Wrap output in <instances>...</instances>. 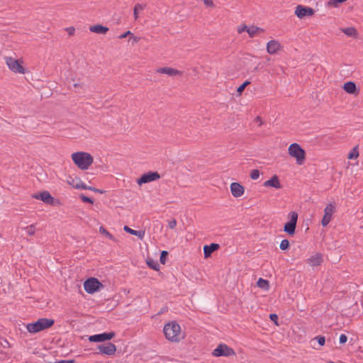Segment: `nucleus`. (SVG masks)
Listing matches in <instances>:
<instances>
[{
	"mask_svg": "<svg viewBox=\"0 0 363 363\" xmlns=\"http://www.w3.org/2000/svg\"><path fill=\"white\" fill-rule=\"evenodd\" d=\"M177 220L175 219H172L168 222L169 228L171 229H174L177 225Z\"/></svg>",
	"mask_w": 363,
	"mask_h": 363,
	"instance_id": "nucleus-40",
	"label": "nucleus"
},
{
	"mask_svg": "<svg viewBox=\"0 0 363 363\" xmlns=\"http://www.w3.org/2000/svg\"><path fill=\"white\" fill-rule=\"evenodd\" d=\"M223 347H225V345L224 344H220L218 345V347L217 348H216L213 352V354L215 356V357H220V356H222L223 355V353H222V348Z\"/></svg>",
	"mask_w": 363,
	"mask_h": 363,
	"instance_id": "nucleus-30",
	"label": "nucleus"
},
{
	"mask_svg": "<svg viewBox=\"0 0 363 363\" xmlns=\"http://www.w3.org/2000/svg\"><path fill=\"white\" fill-rule=\"evenodd\" d=\"M347 0H330L328 2V5L332 6L335 8H337V7H339L340 4L345 2Z\"/></svg>",
	"mask_w": 363,
	"mask_h": 363,
	"instance_id": "nucleus-31",
	"label": "nucleus"
},
{
	"mask_svg": "<svg viewBox=\"0 0 363 363\" xmlns=\"http://www.w3.org/2000/svg\"><path fill=\"white\" fill-rule=\"evenodd\" d=\"M5 61L9 69L13 72L19 74L25 73V69L18 60H16L11 57H6Z\"/></svg>",
	"mask_w": 363,
	"mask_h": 363,
	"instance_id": "nucleus-6",
	"label": "nucleus"
},
{
	"mask_svg": "<svg viewBox=\"0 0 363 363\" xmlns=\"http://www.w3.org/2000/svg\"><path fill=\"white\" fill-rule=\"evenodd\" d=\"M264 31V30L262 28L255 26H249L247 29V33L250 38L255 37L257 35H260Z\"/></svg>",
	"mask_w": 363,
	"mask_h": 363,
	"instance_id": "nucleus-19",
	"label": "nucleus"
},
{
	"mask_svg": "<svg viewBox=\"0 0 363 363\" xmlns=\"http://www.w3.org/2000/svg\"><path fill=\"white\" fill-rule=\"evenodd\" d=\"M89 30H90V31H91L93 33L104 35L108 32V28L102 25L98 24V25H94V26H90Z\"/></svg>",
	"mask_w": 363,
	"mask_h": 363,
	"instance_id": "nucleus-20",
	"label": "nucleus"
},
{
	"mask_svg": "<svg viewBox=\"0 0 363 363\" xmlns=\"http://www.w3.org/2000/svg\"><path fill=\"white\" fill-rule=\"evenodd\" d=\"M167 255L168 252L167 251H162L161 252L160 261L162 264H164L166 263Z\"/></svg>",
	"mask_w": 363,
	"mask_h": 363,
	"instance_id": "nucleus-35",
	"label": "nucleus"
},
{
	"mask_svg": "<svg viewBox=\"0 0 363 363\" xmlns=\"http://www.w3.org/2000/svg\"><path fill=\"white\" fill-rule=\"evenodd\" d=\"M250 82L249 81H245L242 84H241L238 89L237 91L238 93H242L245 88L250 84Z\"/></svg>",
	"mask_w": 363,
	"mask_h": 363,
	"instance_id": "nucleus-37",
	"label": "nucleus"
},
{
	"mask_svg": "<svg viewBox=\"0 0 363 363\" xmlns=\"http://www.w3.org/2000/svg\"><path fill=\"white\" fill-rule=\"evenodd\" d=\"M65 30L69 35H73L74 34L75 28L74 27H68L66 28Z\"/></svg>",
	"mask_w": 363,
	"mask_h": 363,
	"instance_id": "nucleus-43",
	"label": "nucleus"
},
{
	"mask_svg": "<svg viewBox=\"0 0 363 363\" xmlns=\"http://www.w3.org/2000/svg\"><path fill=\"white\" fill-rule=\"evenodd\" d=\"M263 185L265 187H273L275 189L281 188L279 177L277 175H274L271 179L264 182Z\"/></svg>",
	"mask_w": 363,
	"mask_h": 363,
	"instance_id": "nucleus-16",
	"label": "nucleus"
},
{
	"mask_svg": "<svg viewBox=\"0 0 363 363\" xmlns=\"http://www.w3.org/2000/svg\"><path fill=\"white\" fill-rule=\"evenodd\" d=\"M230 191L233 196L238 198L244 194L245 188L242 185L238 182H233L230 184Z\"/></svg>",
	"mask_w": 363,
	"mask_h": 363,
	"instance_id": "nucleus-13",
	"label": "nucleus"
},
{
	"mask_svg": "<svg viewBox=\"0 0 363 363\" xmlns=\"http://www.w3.org/2000/svg\"><path fill=\"white\" fill-rule=\"evenodd\" d=\"M74 360L62 359L58 361L57 363H73Z\"/></svg>",
	"mask_w": 363,
	"mask_h": 363,
	"instance_id": "nucleus-49",
	"label": "nucleus"
},
{
	"mask_svg": "<svg viewBox=\"0 0 363 363\" xmlns=\"http://www.w3.org/2000/svg\"><path fill=\"white\" fill-rule=\"evenodd\" d=\"M257 286L264 290H268L269 288V283L267 280L259 278L257 281Z\"/></svg>",
	"mask_w": 363,
	"mask_h": 363,
	"instance_id": "nucleus-25",
	"label": "nucleus"
},
{
	"mask_svg": "<svg viewBox=\"0 0 363 363\" xmlns=\"http://www.w3.org/2000/svg\"><path fill=\"white\" fill-rule=\"evenodd\" d=\"M219 248V245L217 243H211L210 245H205L203 247V253L206 258L211 256V255Z\"/></svg>",
	"mask_w": 363,
	"mask_h": 363,
	"instance_id": "nucleus-18",
	"label": "nucleus"
},
{
	"mask_svg": "<svg viewBox=\"0 0 363 363\" xmlns=\"http://www.w3.org/2000/svg\"><path fill=\"white\" fill-rule=\"evenodd\" d=\"M33 197L36 199H40L47 204H52L54 201V198L47 191H44L37 194H34Z\"/></svg>",
	"mask_w": 363,
	"mask_h": 363,
	"instance_id": "nucleus-12",
	"label": "nucleus"
},
{
	"mask_svg": "<svg viewBox=\"0 0 363 363\" xmlns=\"http://www.w3.org/2000/svg\"><path fill=\"white\" fill-rule=\"evenodd\" d=\"M289 221L284 225V230L290 235L295 233L296 223L298 220V213L295 211H291L288 214Z\"/></svg>",
	"mask_w": 363,
	"mask_h": 363,
	"instance_id": "nucleus-5",
	"label": "nucleus"
},
{
	"mask_svg": "<svg viewBox=\"0 0 363 363\" xmlns=\"http://www.w3.org/2000/svg\"><path fill=\"white\" fill-rule=\"evenodd\" d=\"M248 26H247L246 25H242V26H240L238 27V33H242L243 32H247V29H248Z\"/></svg>",
	"mask_w": 363,
	"mask_h": 363,
	"instance_id": "nucleus-39",
	"label": "nucleus"
},
{
	"mask_svg": "<svg viewBox=\"0 0 363 363\" xmlns=\"http://www.w3.org/2000/svg\"><path fill=\"white\" fill-rule=\"evenodd\" d=\"M79 198L81 199V200L83 202L89 203H93V200L91 198H89V197H88V196H85L84 194H81L79 196Z\"/></svg>",
	"mask_w": 363,
	"mask_h": 363,
	"instance_id": "nucleus-36",
	"label": "nucleus"
},
{
	"mask_svg": "<svg viewBox=\"0 0 363 363\" xmlns=\"http://www.w3.org/2000/svg\"><path fill=\"white\" fill-rule=\"evenodd\" d=\"M132 35V33H130V31H129V30H128V31H127V32L124 33L123 34L119 36V38H120V39L125 38H126V37H127L128 35Z\"/></svg>",
	"mask_w": 363,
	"mask_h": 363,
	"instance_id": "nucleus-47",
	"label": "nucleus"
},
{
	"mask_svg": "<svg viewBox=\"0 0 363 363\" xmlns=\"http://www.w3.org/2000/svg\"><path fill=\"white\" fill-rule=\"evenodd\" d=\"M88 189L91 190V191H93L94 192H100V193H102L101 191H99V189L94 188V187H91V186H89V188H87Z\"/></svg>",
	"mask_w": 363,
	"mask_h": 363,
	"instance_id": "nucleus-51",
	"label": "nucleus"
},
{
	"mask_svg": "<svg viewBox=\"0 0 363 363\" xmlns=\"http://www.w3.org/2000/svg\"><path fill=\"white\" fill-rule=\"evenodd\" d=\"M359 157V151H358V146H355L352 152L348 155V159H356Z\"/></svg>",
	"mask_w": 363,
	"mask_h": 363,
	"instance_id": "nucleus-29",
	"label": "nucleus"
},
{
	"mask_svg": "<svg viewBox=\"0 0 363 363\" xmlns=\"http://www.w3.org/2000/svg\"><path fill=\"white\" fill-rule=\"evenodd\" d=\"M222 353H223V355L222 356H231V355H234L235 354V352L234 350L229 347L228 346L225 345V347H223L222 348Z\"/></svg>",
	"mask_w": 363,
	"mask_h": 363,
	"instance_id": "nucleus-27",
	"label": "nucleus"
},
{
	"mask_svg": "<svg viewBox=\"0 0 363 363\" xmlns=\"http://www.w3.org/2000/svg\"><path fill=\"white\" fill-rule=\"evenodd\" d=\"M326 337L323 335H317L315 336L313 340H325Z\"/></svg>",
	"mask_w": 363,
	"mask_h": 363,
	"instance_id": "nucleus-46",
	"label": "nucleus"
},
{
	"mask_svg": "<svg viewBox=\"0 0 363 363\" xmlns=\"http://www.w3.org/2000/svg\"><path fill=\"white\" fill-rule=\"evenodd\" d=\"M157 72L160 74H165L169 76H175L182 74L180 71L169 67L159 68L157 69Z\"/></svg>",
	"mask_w": 363,
	"mask_h": 363,
	"instance_id": "nucleus-17",
	"label": "nucleus"
},
{
	"mask_svg": "<svg viewBox=\"0 0 363 363\" xmlns=\"http://www.w3.org/2000/svg\"><path fill=\"white\" fill-rule=\"evenodd\" d=\"M53 324L54 320L43 318L35 323H28L26 328L29 333H35L51 327Z\"/></svg>",
	"mask_w": 363,
	"mask_h": 363,
	"instance_id": "nucleus-3",
	"label": "nucleus"
},
{
	"mask_svg": "<svg viewBox=\"0 0 363 363\" xmlns=\"http://www.w3.org/2000/svg\"><path fill=\"white\" fill-rule=\"evenodd\" d=\"M123 230L131 235H136L140 240H143L145 237V230H135L127 225L124 226Z\"/></svg>",
	"mask_w": 363,
	"mask_h": 363,
	"instance_id": "nucleus-21",
	"label": "nucleus"
},
{
	"mask_svg": "<svg viewBox=\"0 0 363 363\" xmlns=\"http://www.w3.org/2000/svg\"><path fill=\"white\" fill-rule=\"evenodd\" d=\"M114 337V332L104 333L101 334L91 335L88 337V340H110Z\"/></svg>",
	"mask_w": 363,
	"mask_h": 363,
	"instance_id": "nucleus-14",
	"label": "nucleus"
},
{
	"mask_svg": "<svg viewBox=\"0 0 363 363\" xmlns=\"http://www.w3.org/2000/svg\"><path fill=\"white\" fill-rule=\"evenodd\" d=\"M335 211V206L334 203L328 204L324 208V215L321 220V225L326 227L333 218V215Z\"/></svg>",
	"mask_w": 363,
	"mask_h": 363,
	"instance_id": "nucleus-8",
	"label": "nucleus"
},
{
	"mask_svg": "<svg viewBox=\"0 0 363 363\" xmlns=\"http://www.w3.org/2000/svg\"><path fill=\"white\" fill-rule=\"evenodd\" d=\"M269 318L274 321L276 324H277V320H278V316L277 314L275 313H272L269 315Z\"/></svg>",
	"mask_w": 363,
	"mask_h": 363,
	"instance_id": "nucleus-44",
	"label": "nucleus"
},
{
	"mask_svg": "<svg viewBox=\"0 0 363 363\" xmlns=\"http://www.w3.org/2000/svg\"><path fill=\"white\" fill-rule=\"evenodd\" d=\"M260 173L257 169H253L250 173V178L253 180H256L259 177Z\"/></svg>",
	"mask_w": 363,
	"mask_h": 363,
	"instance_id": "nucleus-34",
	"label": "nucleus"
},
{
	"mask_svg": "<svg viewBox=\"0 0 363 363\" xmlns=\"http://www.w3.org/2000/svg\"><path fill=\"white\" fill-rule=\"evenodd\" d=\"M82 182L80 181L79 179H77V180H74V179H72V182H69V183L73 186V187H74L75 189H77V186L78 185H80V183H82Z\"/></svg>",
	"mask_w": 363,
	"mask_h": 363,
	"instance_id": "nucleus-41",
	"label": "nucleus"
},
{
	"mask_svg": "<svg viewBox=\"0 0 363 363\" xmlns=\"http://www.w3.org/2000/svg\"><path fill=\"white\" fill-rule=\"evenodd\" d=\"M322 261L323 258L320 255H315L308 259V262L313 267L320 265Z\"/></svg>",
	"mask_w": 363,
	"mask_h": 363,
	"instance_id": "nucleus-22",
	"label": "nucleus"
},
{
	"mask_svg": "<svg viewBox=\"0 0 363 363\" xmlns=\"http://www.w3.org/2000/svg\"><path fill=\"white\" fill-rule=\"evenodd\" d=\"M138 11H137L135 9H133V15L135 20H137L138 18Z\"/></svg>",
	"mask_w": 363,
	"mask_h": 363,
	"instance_id": "nucleus-50",
	"label": "nucleus"
},
{
	"mask_svg": "<svg viewBox=\"0 0 363 363\" xmlns=\"http://www.w3.org/2000/svg\"><path fill=\"white\" fill-rule=\"evenodd\" d=\"M147 265L152 269H155V270H159V268H160V265L159 264L153 260L152 259H150L147 261Z\"/></svg>",
	"mask_w": 363,
	"mask_h": 363,
	"instance_id": "nucleus-28",
	"label": "nucleus"
},
{
	"mask_svg": "<svg viewBox=\"0 0 363 363\" xmlns=\"http://www.w3.org/2000/svg\"><path fill=\"white\" fill-rule=\"evenodd\" d=\"M288 152L291 157L296 159L298 164L301 165L303 164L306 158V152L298 143H295L290 145Z\"/></svg>",
	"mask_w": 363,
	"mask_h": 363,
	"instance_id": "nucleus-4",
	"label": "nucleus"
},
{
	"mask_svg": "<svg viewBox=\"0 0 363 363\" xmlns=\"http://www.w3.org/2000/svg\"><path fill=\"white\" fill-rule=\"evenodd\" d=\"M137 40H138V39L134 38V41H137Z\"/></svg>",
	"mask_w": 363,
	"mask_h": 363,
	"instance_id": "nucleus-53",
	"label": "nucleus"
},
{
	"mask_svg": "<svg viewBox=\"0 0 363 363\" xmlns=\"http://www.w3.org/2000/svg\"><path fill=\"white\" fill-rule=\"evenodd\" d=\"M343 89L348 94H354L356 91V84L352 82H347L344 84Z\"/></svg>",
	"mask_w": 363,
	"mask_h": 363,
	"instance_id": "nucleus-24",
	"label": "nucleus"
},
{
	"mask_svg": "<svg viewBox=\"0 0 363 363\" xmlns=\"http://www.w3.org/2000/svg\"><path fill=\"white\" fill-rule=\"evenodd\" d=\"M103 286L102 284L96 278H89L84 283V289L88 294H94Z\"/></svg>",
	"mask_w": 363,
	"mask_h": 363,
	"instance_id": "nucleus-7",
	"label": "nucleus"
},
{
	"mask_svg": "<svg viewBox=\"0 0 363 363\" xmlns=\"http://www.w3.org/2000/svg\"><path fill=\"white\" fill-rule=\"evenodd\" d=\"M255 121H256L257 122H259V125H261L262 124V121H261V118H260L259 116H257V117L255 118Z\"/></svg>",
	"mask_w": 363,
	"mask_h": 363,
	"instance_id": "nucleus-52",
	"label": "nucleus"
},
{
	"mask_svg": "<svg viewBox=\"0 0 363 363\" xmlns=\"http://www.w3.org/2000/svg\"><path fill=\"white\" fill-rule=\"evenodd\" d=\"M341 30L347 36L354 38H357L358 36V32L357 29L354 27L342 28Z\"/></svg>",
	"mask_w": 363,
	"mask_h": 363,
	"instance_id": "nucleus-23",
	"label": "nucleus"
},
{
	"mask_svg": "<svg viewBox=\"0 0 363 363\" xmlns=\"http://www.w3.org/2000/svg\"><path fill=\"white\" fill-rule=\"evenodd\" d=\"M99 232H100V233L104 234L108 239H110L114 242H116V239L108 231H107L104 227L101 226L99 228Z\"/></svg>",
	"mask_w": 363,
	"mask_h": 363,
	"instance_id": "nucleus-26",
	"label": "nucleus"
},
{
	"mask_svg": "<svg viewBox=\"0 0 363 363\" xmlns=\"http://www.w3.org/2000/svg\"><path fill=\"white\" fill-rule=\"evenodd\" d=\"M25 230H26V233L28 234L29 235H33L35 234V225H30L29 226H27L26 228H25Z\"/></svg>",
	"mask_w": 363,
	"mask_h": 363,
	"instance_id": "nucleus-32",
	"label": "nucleus"
},
{
	"mask_svg": "<svg viewBox=\"0 0 363 363\" xmlns=\"http://www.w3.org/2000/svg\"><path fill=\"white\" fill-rule=\"evenodd\" d=\"M295 14L298 18L302 19L306 16H312L314 14V10L311 7L298 5L296 7Z\"/></svg>",
	"mask_w": 363,
	"mask_h": 363,
	"instance_id": "nucleus-10",
	"label": "nucleus"
},
{
	"mask_svg": "<svg viewBox=\"0 0 363 363\" xmlns=\"http://www.w3.org/2000/svg\"><path fill=\"white\" fill-rule=\"evenodd\" d=\"M289 242L288 240L286 239H284L283 240H281V243H280V249L282 250H286L289 248Z\"/></svg>",
	"mask_w": 363,
	"mask_h": 363,
	"instance_id": "nucleus-33",
	"label": "nucleus"
},
{
	"mask_svg": "<svg viewBox=\"0 0 363 363\" xmlns=\"http://www.w3.org/2000/svg\"><path fill=\"white\" fill-rule=\"evenodd\" d=\"M101 353L106 355H113L116 352V346L110 342H104L98 346Z\"/></svg>",
	"mask_w": 363,
	"mask_h": 363,
	"instance_id": "nucleus-11",
	"label": "nucleus"
},
{
	"mask_svg": "<svg viewBox=\"0 0 363 363\" xmlns=\"http://www.w3.org/2000/svg\"><path fill=\"white\" fill-rule=\"evenodd\" d=\"M163 330L167 340H179L182 337L180 325L175 321L165 324Z\"/></svg>",
	"mask_w": 363,
	"mask_h": 363,
	"instance_id": "nucleus-2",
	"label": "nucleus"
},
{
	"mask_svg": "<svg viewBox=\"0 0 363 363\" xmlns=\"http://www.w3.org/2000/svg\"><path fill=\"white\" fill-rule=\"evenodd\" d=\"M147 6L146 4H136L134 6V9H135L137 11H140L145 9Z\"/></svg>",
	"mask_w": 363,
	"mask_h": 363,
	"instance_id": "nucleus-38",
	"label": "nucleus"
},
{
	"mask_svg": "<svg viewBox=\"0 0 363 363\" xmlns=\"http://www.w3.org/2000/svg\"><path fill=\"white\" fill-rule=\"evenodd\" d=\"M72 159L75 164L82 170L89 169L94 161L93 157L85 152L72 153Z\"/></svg>",
	"mask_w": 363,
	"mask_h": 363,
	"instance_id": "nucleus-1",
	"label": "nucleus"
},
{
	"mask_svg": "<svg viewBox=\"0 0 363 363\" xmlns=\"http://www.w3.org/2000/svg\"><path fill=\"white\" fill-rule=\"evenodd\" d=\"M339 340H347V336L345 334H341L339 337Z\"/></svg>",
	"mask_w": 363,
	"mask_h": 363,
	"instance_id": "nucleus-48",
	"label": "nucleus"
},
{
	"mask_svg": "<svg viewBox=\"0 0 363 363\" xmlns=\"http://www.w3.org/2000/svg\"><path fill=\"white\" fill-rule=\"evenodd\" d=\"M87 188H89V186H87L83 182L80 183V185L77 186V189H88Z\"/></svg>",
	"mask_w": 363,
	"mask_h": 363,
	"instance_id": "nucleus-45",
	"label": "nucleus"
},
{
	"mask_svg": "<svg viewBox=\"0 0 363 363\" xmlns=\"http://www.w3.org/2000/svg\"><path fill=\"white\" fill-rule=\"evenodd\" d=\"M281 48L280 43L274 40H270L267 44V52L274 55L277 53Z\"/></svg>",
	"mask_w": 363,
	"mask_h": 363,
	"instance_id": "nucleus-15",
	"label": "nucleus"
},
{
	"mask_svg": "<svg viewBox=\"0 0 363 363\" xmlns=\"http://www.w3.org/2000/svg\"><path fill=\"white\" fill-rule=\"evenodd\" d=\"M160 178V175L157 172H148L147 173L143 174L141 177L138 179V184L141 185L158 180Z\"/></svg>",
	"mask_w": 363,
	"mask_h": 363,
	"instance_id": "nucleus-9",
	"label": "nucleus"
},
{
	"mask_svg": "<svg viewBox=\"0 0 363 363\" xmlns=\"http://www.w3.org/2000/svg\"><path fill=\"white\" fill-rule=\"evenodd\" d=\"M325 342H318L317 345H314L312 347L315 350H320V348L325 345Z\"/></svg>",
	"mask_w": 363,
	"mask_h": 363,
	"instance_id": "nucleus-42",
	"label": "nucleus"
}]
</instances>
